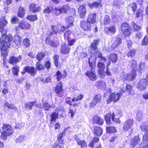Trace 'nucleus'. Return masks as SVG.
Segmentation results:
<instances>
[{
	"label": "nucleus",
	"mask_w": 148,
	"mask_h": 148,
	"mask_svg": "<svg viewBox=\"0 0 148 148\" xmlns=\"http://www.w3.org/2000/svg\"><path fill=\"white\" fill-rule=\"evenodd\" d=\"M3 131L1 133V137L3 140H6L7 136H10L13 133V131L11 126L9 125L3 124Z\"/></svg>",
	"instance_id": "f257e3e1"
},
{
	"label": "nucleus",
	"mask_w": 148,
	"mask_h": 148,
	"mask_svg": "<svg viewBox=\"0 0 148 148\" xmlns=\"http://www.w3.org/2000/svg\"><path fill=\"white\" fill-rule=\"evenodd\" d=\"M133 122L132 120L128 119L124 123L123 130L125 132L130 134L133 130Z\"/></svg>",
	"instance_id": "f03ea898"
},
{
	"label": "nucleus",
	"mask_w": 148,
	"mask_h": 148,
	"mask_svg": "<svg viewBox=\"0 0 148 148\" xmlns=\"http://www.w3.org/2000/svg\"><path fill=\"white\" fill-rule=\"evenodd\" d=\"M69 9L68 5H65L53 9V10L55 14L58 16L61 13H66Z\"/></svg>",
	"instance_id": "7ed1b4c3"
},
{
	"label": "nucleus",
	"mask_w": 148,
	"mask_h": 148,
	"mask_svg": "<svg viewBox=\"0 0 148 148\" xmlns=\"http://www.w3.org/2000/svg\"><path fill=\"white\" fill-rule=\"evenodd\" d=\"M148 84V81L145 79H143L138 82L136 87L139 90L142 91L146 88Z\"/></svg>",
	"instance_id": "20e7f679"
},
{
	"label": "nucleus",
	"mask_w": 148,
	"mask_h": 148,
	"mask_svg": "<svg viewBox=\"0 0 148 148\" xmlns=\"http://www.w3.org/2000/svg\"><path fill=\"white\" fill-rule=\"evenodd\" d=\"M122 93L121 92H114L112 93L110 96L107 102L108 104L112 101H118L121 97V94Z\"/></svg>",
	"instance_id": "39448f33"
},
{
	"label": "nucleus",
	"mask_w": 148,
	"mask_h": 148,
	"mask_svg": "<svg viewBox=\"0 0 148 148\" xmlns=\"http://www.w3.org/2000/svg\"><path fill=\"white\" fill-rule=\"evenodd\" d=\"M121 29L125 37L129 36L131 33V29L129 25L127 23H123L121 26Z\"/></svg>",
	"instance_id": "423d86ee"
},
{
	"label": "nucleus",
	"mask_w": 148,
	"mask_h": 148,
	"mask_svg": "<svg viewBox=\"0 0 148 148\" xmlns=\"http://www.w3.org/2000/svg\"><path fill=\"white\" fill-rule=\"evenodd\" d=\"M99 43V40H93L91 44L90 49L89 50V51L90 53L93 54L98 53L99 51L97 48Z\"/></svg>",
	"instance_id": "0eeeda50"
},
{
	"label": "nucleus",
	"mask_w": 148,
	"mask_h": 148,
	"mask_svg": "<svg viewBox=\"0 0 148 148\" xmlns=\"http://www.w3.org/2000/svg\"><path fill=\"white\" fill-rule=\"evenodd\" d=\"M141 128L143 131L145 133L143 137V140L144 141L148 140V121L141 126Z\"/></svg>",
	"instance_id": "6e6552de"
},
{
	"label": "nucleus",
	"mask_w": 148,
	"mask_h": 148,
	"mask_svg": "<svg viewBox=\"0 0 148 148\" xmlns=\"http://www.w3.org/2000/svg\"><path fill=\"white\" fill-rule=\"evenodd\" d=\"M85 74L91 81H95L97 79V75L94 69H90V71L86 72Z\"/></svg>",
	"instance_id": "1a4fd4ad"
},
{
	"label": "nucleus",
	"mask_w": 148,
	"mask_h": 148,
	"mask_svg": "<svg viewBox=\"0 0 148 148\" xmlns=\"http://www.w3.org/2000/svg\"><path fill=\"white\" fill-rule=\"evenodd\" d=\"M102 97V95L100 94L96 95L92 99V101L90 104V107L92 108L97 104L99 103L101 101Z\"/></svg>",
	"instance_id": "9d476101"
},
{
	"label": "nucleus",
	"mask_w": 148,
	"mask_h": 148,
	"mask_svg": "<svg viewBox=\"0 0 148 148\" xmlns=\"http://www.w3.org/2000/svg\"><path fill=\"white\" fill-rule=\"evenodd\" d=\"M133 74L132 75L131 77H129L127 76V74H125L124 72H123L120 77V79L123 81L127 80H132L135 78L136 75V71H135L134 70L133 71Z\"/></svg>",
	"instance_id": "9b49d317"
},
{
	"label": "nucleus",
	"mask_w": 148,
	"mask_h": 148,
	"mask_svg": "<svg viewBox=\"0 0 148 148\" xmlns=\"http://www.w3.org/2000/svg\"><path fill=\"white\" fill-rule=\"evenodd\" d=\"M80 26L85 31H89L91 28L90 23L88 21H82L80 22Z\"/></svg>",
	"instance_id": "f8f14e48"
},
{
	"label": "nucleus",
	"mask_w": 148,
	"mask_h": 148,
	"mask_svg": "<svg viewBox=\"0 0 148 148\" xmlns=\"http://www.w3.org/2000/svg\"><path fill=\"white\" fill-rule=\"evenodd\" d=\"M62 85V83L60 82L55 87V92L57 94V95L60 97L63 96V93Z\"/></svg>",
	"instance_id": "ddd939ff"
},
{
	"label": "nucleus",
	"mask_w": 148,
	"mask_h": 148,
	"mask_svg": "<svg viewBox=\"0 0 148 148\" xmlns=\"http://www.w3.org/2000/svg\"><path fill=\"white\" fill-rule=\"evenodd\" d=\"M104 31L107 34H114L116 31V29L115 26L111 25L109 27H106L104 28Z\"/></svg>",
	"instance_id": "4468645a"
},
{
	"label": "nucleus",
	"mask_w": 148,
	"mask_h": 148,
	"mask_svg": "<svg viewBox=\"0 0 148 148\" xmlns=\"http://www.w3.org/2000/svg\"><path fill=\"white\" fill-rule=\"evenodd\" d=\"M60 52L64 54H67L69 53L70 48L64 43H62L61 45Z\"/></svg>",
	"instance_id": "2eb2a0df"
},
{
	"label": "nucleus",
	"mask_w": 148,
	"mask_h": 148,
	"mask_svg": "<svg viewBox=\"0 0 148 148\" xmlns=\"http://www.w3.org/2000/svg\"><path fill=\"white\" fill-rule=\"evenodd\" d=\"M8 23L7 21L5 19L1 20L0 21V29L1 32L3 35H5L6 34L7 31L4 30V27Z\"/></svg>",
	"instance_id": "dca6fc26"
},
{
	"label": "nucleus",
	"mask_w": 148,
	"mask_h": 148,
	"mask_svg": "<svg viewBox=\"0 0 148 148\" xmlns=\"http://www.w3.org/2000/svg\"><path fill=\"white\" fill-rule=\"evenodd\" d=\"M21 59L22 57L21 55L17 57L14 56H12L10 57L9 62L11 64H16L17 62H20Z\"/></svg>",
	"instance_id": "f3484780"
},
{
	"label": "nucleus",
	"mask_w": 148,
	"mask_h": 148,
	"mask_svg": "<svg viewBox=\"0 0 148 148\" xmlns=\"http://www.w3.org/2000/svg\"><path fill=\"white\" fill-rule=\"evenodd\" d=\"M24 70L25 72H27L33 76H35L36 72V70L34 68L28 66H26L24 67Z\"/></svg>",
	"instance_id": "a211bd4d"
},
{
	"label": "nucleus",
	"mask_w": 148,
	"mask_h": 148,
	"mask_svg": "<svg viewBox=\"0 0 148 148\" xmlns=\"http://www.w3.org/2000/svg\"><path fill=\"white\" fill-rule=\"evenodd\" d=\"M78 12L81 17L84 18L85 17L86 12L84 5H82L79 7L78 9Z\"/></svg>",
	"instance_id": "6ab92c4d"
},
{
	"label": "nucleus",
	"mask_w": 148,
	"mask_h": 148,
	"mask_svg": "<svg viewBox=\"0 0 148 148\" xmlns=\"http://www.w3.org/2000/svg\"><path fill=\"white\" fill-rule=\"evenodd\" d=\"M46 44H49V45L54 47H56L59 45V43L58 41H53L50 40L48 38H46Z\"/></svg>",
	"instance_id": "aec40b11"
},
{
	"label": "nucleus",
	"mask_w": 148,
	"mask_h": 148,
	"mask_svg": "<svg viewBox=\"0 0 148 148\" xmlns=\"http://www.w3.org/2000/svg\"><path fill=\"white\" fill-rule=\"evenodd\" d=\"M19 27L23 29H28L30 27V25L23 21H20L19 23Z\"/></svg>",
	"instance_id": "412c9836"
},
{
	"label": "nucleus",
	"mask_w": 148,
	"mask_h": 148,
	"mask_svg": "<svg viewBox=\"0 0 148 148\" xmlns=\"http://www.w3.org/2000/svg\"><path fill=\"white\" fill-rule=\"evenodd\" d=\"M95 13H91L89 14L87 21L90 23H94L96 22V15Z\"/></svg>",
	"instance_id": "4be33fe9"
},
{
	"label": "nucleus",
	"mask_w": 148,
	"mask_h": 148,
	"mask_svg": "<svg viewBox=\"0 0 148 148\" xmlns=\"http://www.w3.org/2000/svg\"><path fill=\"white\" fill-rule=\"evenodd\" d=\"M93 121L94 124H98L100 125H102L103 122V119L97 116H94Z\"/></svg>",
	"instance_id": "5701e85b"
},
{
	"label": "nucleus",
	"mask_w": 148,
	"mask_h": 148,
	"mask_svg": "<svg viewBox=\"0 0 148 148\" xmlns=\"http://www.w3.org/2000/svg\"><path fill=\"white\" fill-rule=\"evenodd\" d=\"M121 38L117 37L114 40L112 45V47L113 48H116L120 45L121 43Z\"/></svg>",
	"instance_id": "b1692460"
},
{
	"label": "nucleus",
	"mask_w": 148,
	"mask_h": 148,
	"mask_svg": "<svg viewBox=\"0 0 148 148\" xmlns=\"http://www.w3.org/2000/svg\"><path fill=\"white\" fill-rule=\"evenodd\" d=\"M56 75L58 81H60L61 79L64 78L66 76V73L65 71H64L63 73L58 71L56 73Z\"/></svg>",
	"instance_id": "393cba45"
},
{
	"label": "nucleus",
	"mask_w": 148,
	"mask_h": 148,
	"mask_svg": "<svg viewBox=\"0 0 148 148\" xmlns=\"http://www.w3.org/2000/svg\"><path fill=\"white\" fill-rule=\"evenodd\" d=\"M29 9L30 11L34 13H36L40 11V8L38 6L36 7V4L32 3L30 5Z\"/></svg>",
	"instance_id": "a878e982"
},
{
	"label": "nucleus",
	"mask_w": 148,
	"mask_h": 148,
	"mask_svg": "<svg viewBox=\"0 0 148 148\" xmlns=\"http://www.w3.org/2000/svg\"><path fill=\"white\" fill-rule=\"evenodd\" d=\"M140 140V139L138 136H136L134 138L131 142L130 147L131 148H133L134 147L138 144Z\"/></svg>",
	"instance_id": "bb28decb"
},
{
	"label": "nucleus",
	"mask_w": 148,
	"mask_h": 148,
	"mask_svg": "<svg viewBox=\"0 0 148 148\" xmlns=\"http://www.w3.org/2000/svg\"><path fill=\"white\" fill-rule=\"evenodd\" d=\"M51 28L52 32H49V35H51L53 34H56L59 32L58 25L57 26L52 25L51 26Z\"/></svg>",
	"instance_id": "cd10ccee"
},
{
	"label": "nucleus",
	"mask_w": 148,
	"mask_h": 148,
	"mask_svg": "<svg viewBox=\"0 0 148 148\" xmlns=\"http://www.w3.org/2000/svg\"><path fill=\"white\" fill-rule=\"evenodd\" d=\"M25 11L24 8L23 7L20 6L17 13L18 16L21 18L23 17L25 14Z\"/></svg>",
	"instance_id": "c85d7f7f"
},
{
	"label": "nucleus",
	"mask_w": 148,
	"mask_h": 148,
	"mask_svg": "<svg viewBox=\"0 0 148 148\" xmlns=\"http://www.w3.org/2000/svg\"><path fill=\"white\" fill-rule=\"evenodd\" d=\"M109 59L113 63H115L118 60V57L116 54L113 53L110 55L109 57Z\"/></svg>",
	"instance_id": "c756f323"
},
{
	"label": "nucleus",
	"mask_w": 148,
	"mask_h": 148,
	"mask_svg": "<svg viewBox=\"0 0 148 148\" xmlns=\"http://www.w3.org/2000/svg\"><path fill=\"white\" fill-rule=\"evenodd\" d=\"M14 42L16 45L18 47H19L21 45V41L22 40L21 38L19 36H15L14 37Z\"/></svg>",
	"instance_id": "7c9ffc66"
},
{
	"label": "nucleus",
	"mask_w": 148,
	"mask_h": 148,
	"mask_svg": "<svg viewBox=\"0 0 148 148\" xmlns=\"http://www.w3.org/2000/svg\"><path fill=\"white\" fill-rule=\"evenodd\" d=\"M111 20L109 16L108 15H106L103 20L102 21V24L104 25H107L110 23Z\"/></svg>",
	"instance_id": "2f4dec72"
},
{
	"label": "nucleus",
	"mask_w": 148,
	"mask_h": 148,
	"mask_svg": "<svg viewBox=\"0 0 148 148\" xmlns=\"http://www.w3.org/2000/svg\"><path fill=\"white\" fill-rule=\"evenodd\" d=\"M94 134L95 135L100 136L103 133L102 129L99 127H96L94 129Z\"/></svg>",
	"instance_id": "473e14b6"
},
{
	"label": "nucleus",
	"mask_w": 148,
	"mask_h": 148,
	"mask_svg": "<svg viewBox=\"0 0 148 148\" xmlns=\"http://www.w3.org/2000/svg\"><path fill=\"white\" fill-rule=\"evenodd\" d=\"M74 18L72 16H69L66 19L67 23H68V27H71L73 25V22Z\"/></svg>",
	"instance_id": "72a5a7b5"
},
{
	"label": "nucleus",
	"mask_w": 148,
	"mask_h": 148,
	"mask_svg": "<svg viewBox=\"0 0 148 148\" xmlns=\"http://www.w3.org/2000/svg\"><path fill=\"white\" fill-rule=\"evenodd\" d=\"M36 103L35 101L27 102L25 103V107L26 109H29V110H32V107L35 105Z\"/></svg>",
	"instance_id": "f704fd0d"
},
{
	"label": "nucleus",
	"mask_w": 148,
	"mask_h": 148,
	"mask_svg": "<svg viewBox=\"0 0 148 148\" xmlns=\"http://www.w3.org/2000/svg\"><path fill=\"white\" fill-rule=\"evenodd\" d=\"M58 113L53 112L50 115L51 119L49 120L50 122L52 123L53 121H55L58 118Z\"/></svg>",
	"instance_id": "c9c22d12"
},
{
	"label": "nucleus",
	"mask_w": 148,
	"mask_h": 148,
	"mask_svg": "<svg viewBox=\"0 0 148 148\" xmlns=\"http://www.w3.org/2000/svg\"><path fill=\"white\" fill-rule=\"evenodd\" d=\"M100 4V2L95 1L92 3H89L88 6L90 8H97L99 7Z\"/></svg>",
	"instance_id": "e433bc0d"
},
{
	"label": "nucleus",
	"mask_w": 148,
	"mask_h": 148,
	"mask_svg": "<svg viewBox=\"0 0 148 148\" xmlns=\"http://www.w3.org/2000/svg\"><path fill=\"white\" fill-rule=\"evenodd\" d=\"M53 60L54 61V64L56 67L60 68V66L58 63V60L59 58V56L58 55H55L53 57Z\"/></svg>",
	"instance_id": "4c0bfd02"
},
{
	"label": "nucleus",
	"mask_w": 148,
	"mask_h": 148,
	"mask_svg": "<svg viewBox=\"0 0 148 148\" xmlns=\"http://www.w3.org/2000/svg\"><path fill=\"white\" fill-rule=\"evenodd\" d=\"M71 35L72 32L70 31H66L64 34L65 39L66 40H70L71 38Z\"/></svg>",
	"instance_id": "58836bf2"
},
{
	"label": "nucleus",
	"mask_w": 148,
	"mask_h": 148,
	"mask_svg": "<svg viewBox=\"0 0 148 148\" xmlns=\"http://www.w3.org/2000/svg\"><path fill=\"white\" fill-rule=\"evenodd\" d=\"M99 138L97 137H95L93 138L92 141L89 143V146L92 148L94 147V144L99 141Z\"/></svg>",
	"instance_id": "ea45409f"
},
{
	"label": "nucleus",
	"mask_w": 148,
	"mask_h": 148,
	"mask_svg": "<svg viewBox=\"0 0 148 148\" xmlns=\"http://www.w3.org/2000/svg\"><path fill=\"white\" fill-rule=\"evenodd\" d=\"M130 63L131 64L132 68L133 69V70L135 71L136 73V69L137 67V65L136 61L134 60H132L130 61Z\"/></svg>",
	"instance_id": "a19ab883"
},
{
	"label": "nucleus",
	"mask_w": 148,
	"mask_h": 148,
	"mask_svg": "<svg viewBox=\"0 0 148 148\" xmlns=\"http://www.w3.org/2000/svg\"><path fill=\"white\" fill-rule=\"evenodd\" d=\"M45 56V54L44 53H40L37 55L36 58L38 61L39 62L42 60Z\"/></svg>",
	"instance_id": "79ce46f5"
},
{
	"label": "nucleus",
	"mask_w": 148,
	"mask_h": 148,
	"mask_svg": "<svg viewBox=\"0 0 148 148\" xmlns=\"http://www.w3.org/2000/svg\"><path fill=\"white\" fill-rule=\"evenodd\" d=\"M112 114H108L105 116V119L107 124H109L110 123L111 118H112Z\"/></svg>",
	"instance_id": "37998d69"
},
{
	"label": "nucleus",
	"mask_w": 148,
	"mask_h": 148,
	"mask_svg": "<svg viewBox=\"0 0 148 148\" xmlns=\"http://www.w3.org/2000/svg\"><path fill=\"white\" fill-rule=\"evenodd\" d=\"M107 132L108 133H114L116 132V128L113 127H109L106 128Z\"/></svg>",
	"instance_id": "c03bdc74"
},
{
	"label": "nucleus",
	"mask_w": 148,
	"mask_h": 148,
	"mask_svg": "<svg viewBox=\"0 0 148 148\" xmlns=\"http://www.w3.org/2000/svg\"><path fill=\"white\" fill-rule=\"evenodd\" d=\"M5 105L8 108L13 109L14 111H16L17 110V108L15 107L12 104L9 103L8 102H6L5 103Z\"/></svg>",
	"instance_id": "a18cd8bd"
},
{
	"label": "nucleus",
	"mask_w": 148,
	"mask_h": 148,
	"mask_svg": "<svg viewBox=\"0 0 148 148\" xmlns=\"http://www.w3.org/2000/svg\"><path fill=\"white\" fill-rule=\"evenodd\" d=\"M19 67L17 65H15L12 69V71L14 75L17 76L19 71Z\"/></svg>",
	"instance_id": "49530a36"
},
{
	"label": "nucleus",
	"mask_w": 148,
	"mask_h": 148,
	"mask_svg": "<svg viewBox=\"0 0 148 148\" xmlns=\"http://www.w3.org/2000/svg\"><path fill=\"white\" fill-rule=\"evenodd\" d=\"M77 143L78 145L81 146L82 148H86L87 147V144L84 140H81Z\"/></svg>",
	"instance_id": "de8ad7c7"
},
{
	"label": "nucleus",
	"mask_w": 148,
	"mask_h": 148,
	"mask_svg": "<svg viewBox=\"0 0 148 148\" xmlns=\"http://www.w3.org/2000/svg\"><path fill=\"white\" fill-rule=\"evenodd\" d=\"M36 68L39 70H42L44 69V66L40 62L38 61L36 64Z\"/></svg>",
	"instance_id": "09e8293b"
},
{
	"label": "nucleus",
	"mask_w": 148,
	"mask_h": 148,
	"mask_svg": "<svg viewBox=\"0 0 148 148\" xmlns=\"http://www.w3.org/2000/svg\"><path fill=\"white\" fill-rule=\"evenodd\" d=\"M26 18L32 21H34L37 20V18L36 15H28L26 17Z\"/></svg>",
	"instance_id": "8fccbe9b"
},
{
	"label": "nucleus",
	"mask_w": 148,
	"mask_h": 148,
	"mask_svg": "<svg viewBox=\"0 0 148 148\" xmlns=\"http://www.w3.org/2000/svg\"><path fill=\"white\" fill-rule=\"evenodd\" d=\"M132 27L133 28L134 30L135 31L139 30L141 28V27L136 24L134 22H133L131 23Z\"/></svg>",
	"instance_id": "3c124183"
},
{
	"label": "nucleus",
	"mask_w": 148,
	"mask_h": 148,
	"mask_svg": "<svg viewBox=\"0 0 148 148\" xmlns=\"http://www.w3.org/2000/svg\"><path fill=\"white\" fill-rule=\"evenodd\" d=\"M51 107L50 105L48 103L46 102L43 103L42 108L43 109L49 110Z\"/></svg>",
	"instance_id": "603ef678"
},
{
	"label": "nucleus",
	"mask_w": 148,
	"mask_h": 148,
	"mask_svg": "<svg viewBox=\"0 0 148 148\" xmlns=\"http://www.w3.org/2000/svg\"><path fill=\"white\" fill-rule=\"evenodd\" d=\"M92 59H93L92 62H95L96 60V57H94L92 56L88 60L89 66L91 68L90 69H94L92 66V62H90V60Z\"/></svg>",
	"instance_id": "864d4df0"
},
{
	"label": "nucleus",
	"mask_w": 148,
	"mask_h": 148,
	"mask_svg": "<svg viewBox=\"0 0 148 148\" xmlns=\"http://www.w3.org/2000/svg\"><path fill=\"white\" fill-rule=\"evenodd\" d=\"M64 134V132H62L58 135V140L60 143H62L63 144V143L64 140H62V138Z\"/></svg>",
	"instance_id": "5fc2aeb1"
},
{
	"label": "nucleus",
	"mask_w": 148,
	"mask_h": 148,
	"mask_svg": "<svg viewBox=\"0 0 148 148\" xmlns=\"http://www.w3.org/2000/svg\"><path fill=\"white\" fill-rule=\"evenodd\" d=\"M95 54H97V55H98V57L101 58V60H100V61H103V62H106L107 59L102 56V53L99 52V51H98V53Z\"/></svg>",
	"instance_id": "6e6d98bb"
},
{
	"label": "nucleus",
	"mask_w": 148,
	"mask_h": 148,
	"mask_svg": "<svg viewBox=\"0 0 148 148\" xmlns=\"http://www.w3.org/2000/svg\"><path fill=\"white\" fill-rule=\"evenodd\" d=\"M23 43L26 47H29L30 44V41L27 38H25L23 39Z\"/></svg>",
	"instance_id": "4d7b16f0"
},
{
	"label": "nucleus",
	"mask_w": 148,
	"mask_h": 148,
	"mask_svg": "<svg viewBox=\"0 0 148 148\" xmlns=\"http://www.w3.org/2000/svg\"><path fill=\"white\" fill-rule=\"evenodd\" d=\"M83 97V95L82 94L79 95L78 96L76 97H74L72 99V101L73 102L77 101L78 100H81Z\"/></svg>",
	"instance_id": "13d9d810"
},
{
	"label": "nucleus",
	"mask_w": 148,
	"mask_h": 148,
	"mask_svg": "<svg viewBox=\"0 0 148 148\" xmlns=\"http://www.w3.org/2000/svg\"><path fill=\"white\" fill-rule=\"evenodd\" d=\"M110 64V62L109 60L107 62V65L106 66V73L109 76H110L111 74L110 72L109 71V66Z\"/></svg>",
	"instance_id": "bf43d9fd"
},
{
	"label": "nucleus",
	"mask_w": 148,
	"mask_h": 148,
	"mask_svg": "<svg viewBox=\"0 0 148 148\" xmlns=\"http://www.w3.org/2000/svg\"><path fill=\"white\" fill-rule=\"evenodd\" d=\"M148 44V36H145L142 42L143 45H146Z\"/></svg>",
	"instance_id": "052dcab7"
},
{
	"label": "nucleus",
	"mask_w": 148,
	"mask_h": 148,
	"mask_svg": "<svg viewBox=\"0 0 148 148\" xmlns=\"http://www.w3.org/2000/svg\"><path fill=\"white\" fill-rule=\"evenodd\" d=\"M25 136H24L21 135L18 138H16V143H21L24 140Z\"/></svg>",
	"instance_id": "680f3d73"
},
{
	"label": "nucleus",
	"mask_w": 148,
	"mask_h": 148,
	"mask_svg": "<svg viewBox=\"0 0 148 148\" xmlns=\"http://www.w3.org/2000/svg\"><path fill=\"white\" fill-rule=\"evenodd\" d=\"M145 64L144 62H141L139 65V72H141L142 71L144 70L145 68Z\"/></svg>",
	"instance_id": "e2e57ef3"
},
{
	"label": "nucleus",
	"mask_w": 148,
	"mask_h": 148,
	"mask_svg": "<svg viewBox=\"0 0 148 148\" xmlns=\"http://www.w3.org/2000/svg\"><path fill=\"white\" fill-rule=\"evenodd\" d=\"M135 54V51L134 50H130L128 53L127 56L128 57H133Z\"/></svg>",
	"instance_id": "0e129e2a"
},
{
	"label": "nucleus",
	"mask_w": 148,
	"mask_h": 148,
	"mask_svg": "<svg viewBox=\"0 0 148 148\" xmlns=\"http://www.w3.org/2000/svg\"><path fill=\"white\" fill-rule=\"evenodd\" d=\"M143 10L142 8H139L136 13V16L137 17H139L140 16H141L142 15V14L143 12Z\"/></svg>",
	"instance_id": "69168bd1"
},
{
	"label": "nucleus",
	"mask_w": 148,
	"mask_h": 148,
	"mask_svg": "<svg viewBox=\"0 0 148 148\" xmlns=\"http://www.w3.org/2000/svg\"><path fill=\"white\" fill-rule=\"evenodd\" d=\"M18 21V18L16 16L13 17L11 20V21L12 23H16Z\"/></svg>",
	"instance_id": "338daca9"
},
{
	"label": "nucleus",
	"mask_w": 148,
	"mask_h": 148,
	"mask_svg": "<svg viewBox=\"0 0 148 148\" xmlns=\"http://www.w3.org/2000/svg\"><path fill=\"white\" fill-rule=\"evenodd\" d=\"M51 64L50 62L48 60L46 61L44 64V67H45L47 69H49L50 68Z\"/></svg>",
	"instance_id": "774afa93"
}]
</instances>
